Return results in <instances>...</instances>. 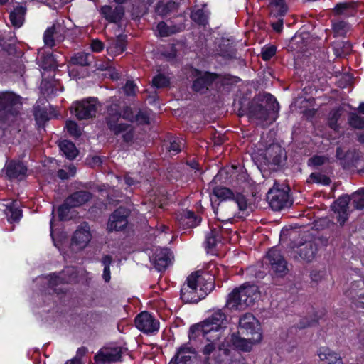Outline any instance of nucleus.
<instances>
[{"instance_id": "nucleus-1", "label": "nucleus", "mask_w": 364, "mask_h": 364, "mask_svg": "<svg viewBox=\"0 0 364 364\" xmlns=\"http://www.w3.org/2000/svg\"><path fill=\"white\" fill-rule=\"evenodd\" d=\"M240 102L239 115L247 114L250 118L265 122L269 119L275 120L278 117L279 105L270 93L259 94L248 102L247 109H243Z\"/></svg>"}, {"instance_id": "nucleus-2", "label": "nucleus", "mask_w": 364, "mask_h": 364, "mask_svg": "<svg viewBox=\"0 0 364 364\" xmlns=\"http://www.w3.org/2000/svg\"><path fill=\"white\" fill-rule=\"evenodd\" d=\"M122 117V105L119 100L112 102L106 107L105 122L107 129L114 136L122 134V141L131 144L134 138V129L127 123H119Z\"/></svg>"}, {"instance_id": "nucleus-3", "label": "nucleus", "mask_w": 364, "mask_h": 364, "mask_svg": "<svg viewBox=\"0 0 364 364\" xmlns=\"http://www.w3.org/2000/svg\"><path fill=\"white\" fill-rule=\"evenodd\" d=\"M258 288L255 284L245 283L234 288L226 298L225 308L231 311L245 310L252 306L258 297Z\"/></svg>"}, {"instance_id": "nucleus-4", "label": "nucleus", "mask_w": 364, "mask_h": 364, "mask_svg": "<svg viewBox=\"0 0 364 364\" xmlns=\"http://www.w3.org/2000/svg\"><path fill=\"white\" fill-rule=\"evenodd\" d=\"M255 194L252 193L251 198H247L244 194L241 193H235L230 188L218 186L213 188L211 198V205L214 210V213L216 216L218 215L220 203L227 200L234 201L241 211L252 209V205H254L253 198Z\"/></svg>"}, {"instance_id": "nucleus-5", "label": "nucleus", "mask_w": 364, "mask_h": 364, "mask_svg": "<svg viewBox=\"0 0 364 364\" xmlns=\"http://www.w3.org/2000/svg\"><path fill=\"white\" fill-rule=\"evenodd\" d=\"M201 353L204 356L202 364H245L240 353L232 355L229 349H217L213 343L206 344Z\"/></svg>"}, {"instance_id": "nucleus-6", "label": "nucleus", "mask_w": 364, "mask_h": 364, "mask_svg": "<svg viewBox=\"0 0 364 364\" xmlns=\"http://www.w3.org/2000/svg\"><path fill=\"white\" fill-rule=\"evenodd\" d=\"M238 333L249 338L252 342L260 343L263 338L261 323L252 313L242 314L239 319Z\"/></svg>"}, {"instance_id": "nucleus-7", "label": "nucleus", "mask_w": 364, "mask_h": 364, "mask_svg": "<svg viewBox=\"0 0 364 364\" xmlns=\"http://www.w3.org/2000/svg\"><path fill=\"white\" fill-rule=\"evenodd\" d=\"M290 191L289 186L274 182L273 187L267 194V200L273 210H281L292 204L290 200Z\"/></svg>"}, {"instance_id": "nucleus-8", "label": "nucleus", "mask_w": 364, "mask_h": 364, "mask_svg": "<svg viewBox=\"0 0 364 364\" xmlns=\"http://www.w3.org/2000/svg\"><path fill=\"white\" fill-rule=\"evenodd\" d=\"M190 77L192 79L191 86L192 91L204 95L210 90L214 82L218 78V75L216 73L203 71L192 68Z\"/></svg>"}, {"instance_id": "nucleus-9", "label": "nucleus", "mask_w": 364, "mask_h": 364, "mask_svg": "<svg viewBox=\"0 0 364 364\" xmlns=\"http://www.w3.org/2000/svg\"><path fill=\"white\" fill-rule=\"evenodd\" d=\"M48 287L57 294H65L67 289L60 287L62 284H70L77 278V274L74 267H66L61 272L51 273L47 276Z\"/></svg>"}, {"instance_id": "nucleus-10", "label": "nucleus", "mask_w": 364, "mask_h": 364, "mask_svg": "<svg viewBox=\"0 0 364 364\" xmlns=\"http://www.w3.org/2000/svg\"><path fill=\"white\" fill-rule=\"evenodd\" d=\"M196 273H191L181 288V299L185 303H198L204 299V293L196 286Z\"/></svg>"}, {"instance_id": "nucleus-11", "label": "nucleus", "mask_w": 364, "mask_h": 364, "mask_svg": "<svg viewBox=\"0 0 364 364\" xmlns=\"http://www.w3.org/2000/svg\"><path fill=\"white\" fill-rule=\"evenodd\" d=\"M97 99L89 97L81 101L75 102L70 108V112H75L76 118L79 120L89 119L96 116Z\"/></svg>"}, {"instance_id": "nucleus-12", "label": "nucleus", "mask_w": 364, "mask_h": 364, "mask_svg": "<svg viewBox=\"0 0 364 364\" xmlns=\"http://www.w3.org/2000/svg\"><path fill=\"white\" fill-rule=\"evenodd\" d=\"M266 258L271 266V270L274 276L283 277L287 274L289 271L287 262L282 255L280 251L275 247L268 250Z\"/></svg>"}, {"instance_id": "nucleus-13", "label": "nucleus", "mask_w": 364, "mask_h": 364, "mask_svg": "<svg viewBox=\"0 0 364 364\" xmlns=\"http://www.w3.org/2000/svg\"><path fill=\"white\" fill-rule=\"evenodd\" d=\"M134 323L136 327L146 335L155 334L159 330V321L146 311L139 314L134 319Z\"/></svg>"}, {"instance_id": "nucleus-14", "label": "nucleus", "mask_w": 364, "mask_h": 364, "mask_svg": "<svg viewBox=\"0 0 364 364\" xmlns=\"http://www.w3.org/2000/svg\"><path fill=\"white\" fill-rule=\"evenodd\" d=\"M129 211L124 207L117 208L111 214L107 223V231L109 232H119L124 230L128 224Z\"/></svg>"}, {"instance_id": "nucleus-15", "label": "nucleus", "mask_w": 364, "mask_h": 364, "mask_svg": "<svg viewBox=\"0 0 364 364\" xmlns=\"http://www.w3.org/2000/svg\"><path fill=\"white\" fill-rule=\"evenodd\" d=\"M232 230L230 228H223L220 225L213 226L210 232L205 235V247L208 251L214 249L218 243H223Z\"/></svg>"}, {"instance_id": "nucleus-16", "label": "nucleus", "mask_w": 364, "mask_h": 364, "mask_svg": "<svg viewBox=\"0 0 364 364\" xmlns=\"http://www.w3.org/2000/svg\"><path fill=\"white\" fill-rule=\"evenodd\" d=\"M350 200V196L343 194L331 205V210L338 214L336 220L341 226H343L349 218L348 205Z\"/></svg>"}, {"instance_id": "nucleus-17", "label": "nucleus", "mask_w": 364, "mask_h": 364, "mask_svg": "<svg viewBox=\"0 0 364 364\" xmlns=\"http://www.w3.org/2000/svg\"><path fill=\"white\" fill-rule=\"evenodd\" d=\"M203 321L213 335L219 333L220 338L221 331L227 328L228 318L222 309H218Z\"/></svg>"}, {"instance_id": "nucleus-18", "label": "nucleus", "mask_w": 364, "mask_h": 364, "mask_svg": "<svg viewBox=\"0 0 364 364\" xmlns=\"http://www.w3.org/2000/svg\"><path fill=\"white\" fill-rule=\"evenodd\" d=\"M264 159L269 165L280 168L286 163V151L280 145L272 144L266 150Z\"/></svg>"}, {"instance_id": "nucleus-19", "label": "nucleus", "mask_w": 364, "mask_h": 364, "mask_svg": "<svg viewBox=\"0 0 364 364\" xmlns=\"http://www.w3.org/2000/svg\"><path fill=\"white\" fill-rule=\"evenodd\" d=\"M176 220L179 228L186 230L199 225L202 218L196 215L194 211L186 209L176 214Z\"/></svg>"}, {"instance_id": "nucleus-20", "label": "nucleus", "mask_w": 364, "mask_h": 364, "mask_svg": "<svg viewBox=\"0 0 364 364\" xmlns=\"http://www.w3.org/2000/svg\"><path fill=\"white\" fill-rule=\"evenodd\" d=\"M196 350L186 344H183L177 349L169 364H196Z\"/></svg>"}, {"instance_id": "nucleus-21", "label": "nucleus", "mask_w": 364, "mask_h": 364, "mask_svg": "<svg viewBox=\"0 0 364 364\" xmlns=\"http://www.w3.org/2000/svg\"><path fill=\"white\" fill-rule=\"evenodd\" d=\"M200 336L213 343L219 340V333L213 335L203 321L192 325L188 331V338L191 341H195Z\"/></svg>"}, {"instance_id": "nucleus-22", "label": "nucleus", "mask_w": 364, "mask_h": 364, "mask_svg": "<svg viewBox=\"0 0 364 364\" xmlns=\"http://www.w3.org/2000/svg\"><path fill=\"white\" fill-rule=\"evenodd\" d=\"M196 273V286L198 287L200 291L204 293V296H206L210 294L215 288V277L213 274L207 272L198 270L193 272Z\"/></svg>"}, {"instance_id": "nucleus-23", "label": "nucleus", "mask_w": 364, "mask_h": 364, "mask_svg": "<svg viewBox=\"0 0 364 364\" xmlns=\"http://www.w3.org/2000/svg\"><path fill=\"white\" fill-rule=\"evenodd\" d=\"M171 252L168 248L156 249L153 257V264L158 272H164L171 263Z\"/></svg>"}, {"instance_id": "nucleus-24", "label": "nucleus", "mask_w": 364, "mask_h": 364, "mask_svg": "<svg viewBox=\"0 0 364 364\" xmlns=\"http://www.w3.org/2000/svg\"><path fill=\"white\" fill-rule=\"evenodd\" d=\"M91 240L90 227L86 223L85 225H80L73 233L71 242L79 248L85 247Z\"/></svg>"}, {"instance_id": "nucleus-25", "label": "nucleus", "mask_w": 364, "mask_h": 364, "mask_svg": "<svg viewBox=\"0 0 364 364\" xmlns=\"http://www.w3.org/2000/svg\"><path fill=\"white\" fill-rule=\"evenodd\" d=\"M100 14L109 23H117L122 20L124 10L122 6H117L113 9L110 6L105 5L101 7Z\"/></svg>"}, {"instance_id": "nucleus-26", "label": "nucleus", "mask_w": 364, "mask_h": 364, "mask_svg": "<svg viewBox=\"0 0 364 364\" xmlns=\"http://www.w3.org/2000/svg\"><path fill=\"white\" fill-rule=\"evenodd\" d=\"M92 193L88 191H77L69 195L65 199L73 208L83 205L91 200Z\"/></svg>"}, {"instance_id": "nucleus-27", "label": "nucleus", "mask_w": 364, "mask_h": 364, "mask_svg": "<svg viewBox=\"0 0 364 364\" xmlns=\"http://www.w3.org/2000/svg\"><path fill=\"white\" fill-rule=\"evenodd\" d=\"M27 171V166L21 161L11 160L6 166V174L11 179L26 176Z\"/></svg>"}, {"instance_id": "nucleus-28", "label": "nucleus", "mask_w": 364, "mask_h": 364, "mask_svg": "<svg viewBox=\"0 0 364 364\" xmlns=\"http://www.w3.org/2000/svg\"><path fill=\"white\" fill-rule=\"evenodd\" d=\"M318 252V245L312 241H308L298 247L299 257L306 262H311Z\"/></svg>"}, {"instance_id": "nucleus-29", "label": "nucleus", "mask_w": 364, "mask_h": 364, "mask_svg": "<svg viewBox=\"0 0 364 364\" xmlns=\"http://www.w3.org/2000/svg\"><path fill=\"white\" fill-rule=\"evenodd\" d=\"M240 333H233L230 336V343L234 348L242 352H250L252 348L253 344L256 342H252L249 338L241 337Z\"/></svg>"}, {"instance_id": "nucleus-30", "label": "nucleus", "mask_w": 364, "mask_h": 364, "mask_svg": "<svg viewBox=\"0 0 364 364\" xmlns=\"http://www.w3.org/2000/svg\"><path fill=\"white\" fill-rule=\"evenodd\" d=\"M318 355L321 360L326 361L328 364H343L340 354L332 350L328 347L323 346L319 348Z\"/></svg>"}, {"instance_id": "nucleus-31", "label": "nucleus", "mask_w": 364, "mask_h": 364, "mask_svg": "<svg viewBox=\"0 0 364 364\" xmlns=\"http://www.w3.org/2000/svg\"><path fill=\"white\" fill-rule=\"evenodd\" d=\"M182 141V139L168 133L164 139V146L171 154L176 155L181 151Z\"/></svg>"}, {"instance_id": "nucleus-32", "label": "nucleus", "mask_w": 364, "mask_h": 364, "mask_svg": "<svg viewBox=\"0 0 364 364\" xmlns=\"http://www.w3.org/2000/svg\"><path fill=\"white\" fill-rule=\"evenodd\" d=\"M185 29V24H157L156 31L160 37H168Z\"/></svg>"}, {"instance_id": "nucleus-33", "label": "nucleus", "mask_w": 364, "mask_h": 364, "mask_svg": "<svg viewBox=\"0 0 364 364\" xmlns=\"http://www.w3.org/2000/svg\"><path fill=\"white\" fill-rule=\"evenodd\" d=\"M95 57L92 54L85 52H78L71 57L70 63L74 65H80L82 67L90 66L92 63Z\"/></svg>"}, {"instance_id": "nucleus-34", "label": "nucleus", "mask_w": 364, "mask_h": 364, "mask_svg": "<svg viewBox=\"0 0 364 364\" xmlns=\"http://www.w3.org/2000/svg\"><path fill=\"white\" fill-rule=\"evenodd\" d=\"M269 10L272 16L279 18L287 13L288 6L285 0H270Z\"/></svg>"}, {"instance_id": "nucleus-35", "label": "nucleus", "mask_w": 364, "mask_h": 364, "mask_svg": "<svg viewBox=\"0 0 364 364\" xmlns=\"http://www.w3.org/2000/svg\"><path fill=\"white\" fill-rule=\"evenodd\" d=\"M357 6L358 4L355 1L339 3L336 6L334 12L345 16H353L356 12Z\"/></svg>"}, {"instance_id": "nucleus-36", "label": "nucleus", "mask_w": 364, "mask_h": 364, "mask_svg": "<svg viewBox=\"0 0 364 364\" xmlns=\"http://www.w3.org/2000/svg\"><path fill=\"white\" fill-rule=\"evenodd\" d=\"M326 309H321L317 311H314V316L312 318H309L304 317L301 319L298 324V328L300 329L305 328L309 326H313L318 323V321L324 316L326 314Z\"/></svg>"}, {"instance_id": "nucleus-37", "label": "nucleus", "mask_w": 364, "mask_h": 364, "mask_svg": "<svg viewBox=\"0 0 364 364\" xmlns=\"http://www.w3.org/2000/svg\"><path fill=\"white\" fill-rule=\"evenodd\" d=\"M59 147L63 155L69 160L75 159L78 155V150L75 144L68 140H64L59 144Z\"/></svg>"}, {"instance_id": "nucleus-38", "label": "nucleus", "mask_w": 364, "mask_h": 364, "mask_svg": "<svg viewBox=\"0 0 364 364\" xmlns=\"http://www.w3.org/2000/svg\"><path fill=\"white\" fill-rule=\"evenodd\" d=\"M359 284L360 282H353L351 288L349 290H347L345 292V294L351 300L352 304H353L356 308L364 309V301H361V299H364V294L360 293L359 294H356L354 295L353 293L354 287H358Z\"/></svg>"}, {"instance_id": "nucleus-39", "label": "nucleus", "mask_w": 364, "mask_h": 364, "mask_svg": "<svg viewBox=\"0 0 364 364\" xmlns=\"http://www.w3.org/2000/svg\"><path fill=\"white\" fill-rule=\"evenodd\" d=\"M210 12L205 7H196L191 11V18L195 23H206L209 20Z\"/></svg>"}, {"instance_id": "nucleus-40", "label": "nucleus", "mask_w": 364, "mask_h": 364, "mask_svg": "<svg viewBox=\"0 0 364 364\" xmlns=\"http://www.w3.org/2000/svg\"><path fill=\"white\" fill-rule=\"evenodd\" d=\"M26 9L22 5H18L10 11L11 23H23L25 21Z\"/></svg>"}, {"instance_id": "nucleus-41", "label": "nucleus", "mask_w": 364, "mask_h": 364, "mask_svg": "<svg viewBox=\"0 0 364 364\" xmlns=\"http://www.w3.org/2000/svg\"><path fill=\"white\" fill-rule=\"evenodd\" d=\"M56 34L55 24L47 28L43 34V41L46 46L51 48L55 46Z\"/></svg>"}, {"instance_id": "nucleus-42", "label": "nucleus", "mask_w": 364, "mask_h": 364, "mask_svg": "<svg viewBox=\"0 0 364 364\" xmlns=\"http://www.w3.org/2000/svg\"><path fill=\"white\" fill-rule=\"evenodd\" d=\"M9 43H6L3 39H0V46L9 55H14L16 53V46L15 45L16 37L14 32L9 36Z\"/></svg>"}, {"instance_id": "nucleus-43", "label": "nucleus", "mask_w": 364, "mask_h": 364, "mask_svg": "<svg viewBox=\"0 0 364 364\" xmlns=\"http://www.w3.org/2000/svg\"><path fill=\"white\" fill-rule=\"evenodd\" d=\"M73 207L65 199L58 208V215L60 221H67L70 219V213Z\"/></svg>"}, {"instance_id": "nucleus-44", "label": "nucleus", "mask_w": 364, "mask_h": 364, "mask_svg": "<svg viewBox=\"0 0 364 364\" xmlns=\"http://www.w3.org/2000/svg\"><path fill=\"white\" fill-rule=\"evenodd\" d=\"M341 108H337L331 112L330 117L328 118V127L336 132H338L341 128L338 124V121L341 118Z\"/></svg>"}, {"instance_id": "nucleus-45", "label": "nucleus", "mask_w": 364, "mask_h": 364, "mask_svg": "<svg viewBox=\"0 0 364 364\" xmlns=\"http://www.w3.org/2000/svg\"><path fill=\"white\" fill-rule=\"evenodd\" d=\"M348 123L354 129H362L364 128V117L359 116L355 112H349Z\"/></svg>"}, {"instance_id": "nucleus-46", "label": "nucleus", "mask_w": 364, "mask_h": 364, "mask_svg": "<svg viewBox=\"0 0 364 364\" xmlns=\"http://www.w3.org/2000/svg\"><path fill=\"white\" fill-rule=\"evenodd\" d=\"M178 4L173 1H169L166 4L160 2L156 7V12L160 15L165 16L176 10Z\"/></svg>"}, {"instance_id": "nucleus-47", "label": "nucleus", "mask_w": 364, "mask_h": 364, "mask_svg": "<svg viewBox=\"0 0 364 364\" xmlns=\"http://www.w3.org/2000/svg\"><path fill=\"white\" fill-rule=\"evenodd\" d=\"M358 161V157L355 151L348 150L346 151V155L343 160L341 161V165L344 169H349L353 167L355 163Z\"/></svg>"}, {"instance_id": "nucleus-48", "label": "nucleus", "mask_w": 364, "mask_h": 364, "mask_svg": "<svg viewBox=\"0 0 364 364\" xmlns=\"http://www.w3.org/2000/svg\"><path fill=\"white\" fill-rule=\"evenodd\" d=\"M134 122L139 125H149L150 124V113L147 109H139L135 114Z\"/></svg>"}, {"instance_id": "nucleus-49", "label": "nucleus", "mask_w": 364, "mask_h": 364, "mask_svg": "<svg viewBox=\"0 0 364 364\" xmlns=\"http://www.w3.org/2000/svg\"><path fill=\"white\" fill-rule=\"evenodd\" d=\"M170 80L165 75L159 73L152 78V85L158 89L168 87Z\"/></svg>"}, {"instance_id": "nucleus-50", "label": "nucleus", "mask_w": 364, "mask_h": 364, "mask_svg": "<svg viewBox=\"0 0 364 364\" xmlns=\"http://www.w3.org/2000/svg\"><path fill=\"white\" fill-rule=\"evenodd\" d=\"M127 35L119 34L117 36L116 39L111 44L114 46V49L123 53L127 49Z\"/></svg>"}, {"instance_id": "nucleus-51", "label": "nucleus", "mask_w": 364, "mask_h": 364, "mask_svg": "<svg viewBox=\"0 0 364 364\" xmlns=\"http://www.w3.org/2000/svg\"><path fill=\"white\" fill-rule=\"evenodd\" d=\"M65 127L69 135L73 138L77 139L82 134L78 124L73 120L67 121Z\"/></svg>"}, {"instance_id": "nucleus-52", "label": "nucleus", "mask_w": 364, "mask_h": 364, "mask_svg": "<svg viewBox=\"0 0 364 364\" xmlns=\"http://www.w3.org/2000/svg\"><path fill=\"white\" fill-rule=\"evenodd\" d=\"M56 67L57 65L53 54L46 55L43 58L41 68L44 70H54Z\"/></svg>"}, {"instance_id": "nucleus-53", "label": "nucleus", "mask_w": 364, "mask_h": 364, "mask_svg": "<svg viewBox=\"0 0 364 364\" xmlns=\"http://www.w3.org/2000/svg\"><path fill=\"white\" fill-rule=\"evenodd\" d=\"M334 37H345L350 31V24H331Z\"/></svg>"}, {"instance_id": "nucleus-54", "label": "nucleus", "mask_w": 364, "mask_h": 364, "mask_svg": "<svg viewBox=\"0 0 364 364\" xmlns=\"http://www.w3.org/2000/svg\"><path fill=\"white\" fill-rule=\"evenodd\" d=\"M310 177L314 183L318 184L329 186L331 183V180L328 176L321 173H311Z\"/></svg>"}, {"instance_id": "nucleus-55", "label": "nucleus", "mask_w": 364, "mask_h": 364, "mask_svg": "<svg viewBox=\"0 0 364 364\" xmlns=\"http://www.w3.org/2000/svg\"><path fill=\"white\" fill-rule=\"evenodd\" d=\"M276 52L277 48L275 46L270 45L268 46H264L262 48L260 56L263 60L268 61L274 55H275Z\"/></svg>"}, {"instance_id": "nucleus-56", "label": "nucleus", "mask_w": 364, "mask_h": 364, "mask_svg": "<svg viewBox=\"0 0 364 364\" xmlns=\"http://www.w3.org/2000/svg\"><path fill=\"white\" fill-rule=\"evenodd\" d=\"M106 355L107 361L109 363L119 362L122 360V351L117 348L106 352Z\"/></svg>"}, {"instance_id": "nucleus-57", "label": "nucleus", "mask_w": 364, "mask_h": 364, "mask_svg": "<svg viewBox=\"0 0 364 364\" xmlns=\"http://www.w3.org/2000/svg\"><path fill=\"white\" fill-rule=\"evenodd\" d=\"M134 110L129 105H124L122 106V117L124 120L134 123Z\"/></svg>"}, {"instance_id": "nucleus-58", "label": "nucleus", "mask_w": 364, "mask_h": 364, "mask_svg": "<svg viewBox=\"0 0 364 364\" xmlns=\"http://www.w3.org/2000/svg\"><path fill=\"white\" fill-rule=\"evenodd\" d=\"M136 89L137 86L132 80H127L123 87V91L127 96H134Z\"/></svg>"}, {"instance_id": "nucleus-59", "label": "nucleus", "mask_w": 364, "mask_h": 364, "mask_svg": "<svg viewBox=\"0 0 364 364\" xmlns=\"http://www.w3.org/2000/svg\"><path fill=\"white\" fill-rule=\"evenodd\" d=\"M326 157L324 156L314 155L308 160V165L320 166L325 164Z\"/></svg>"}, {"instance_id": "nucleus-60", "label": "nucleus", "mask_w": 364, "mask_h": 364, "mask_svg": "<svg viewBox=\"0 0 364 364\" xmlns=\"http://www.w3.org/2000/svg\"><path fill=\"white\" fill-rule=\"evenodd\" d=\"M353 206L356 210H363L364 209V196L361 195H356L355 197L353 196V194L350 196Z\"/></svg>"}, {"instance_id": "nucleus-61", "label": "nucleus", "mask_w": 364, "mask_h": 364, "mask_svg": "<svg viewBox=\"0 0 364 364\" xmlns=\"http://www.w3.org/2000/svg\"><path fill=\"white\" fill-rule=\"evenodd\" d=\"M90 48L92 52L100 53L104 50L105 45L102 41L97 38L92 39L90 43Z\"/></svg>"}, {"instance_id": "nucleus-62", "label": "nucleus", "mask_w": 364, "mask_h": 364, "mask_svg": "<svg viewBox=\"0 0 364 364\" xmlns=\"http://www.w3.org/2000/svg\"><path fill=\"white\" fill-rule=\"evenodd\" d=\"M10 211V219L13 222H18L22 218V210L18 208L11 207Z\"/></svg>"}, {"instance_id": "nucleus-63", "label": "nucleus", "mask_w": 364, "mask_h": 364, "mask_svg": "<svg viewBox=\"0 0 364 364\" xmlns=\"http://www.w3.org/2000/svg\"><path fill=\"white\" fill-rule=\"evenodd\" d=\"M309 36V33L306 32L304 30L300 34L296 33L295 34V36L291 39V43L294 44V43H299L301 41H304V39L308 38Z\"/></svg>"}, {"instance_id": "nucleus-64", "label": "nucleus", "mask_w": 364, "mask_h": 364, "mask_svg": "<svg viewBox=\"0 0 364 364\" xmlns=\"http://www.w3.org/2000/svg\"><path fill=\"white\" fill-rule=\"evenodd\" d=\"M124 181L128 186H135L140 183L136 178L130 176L129 173L124 174Z\"/></svg>"}]
</instances>
